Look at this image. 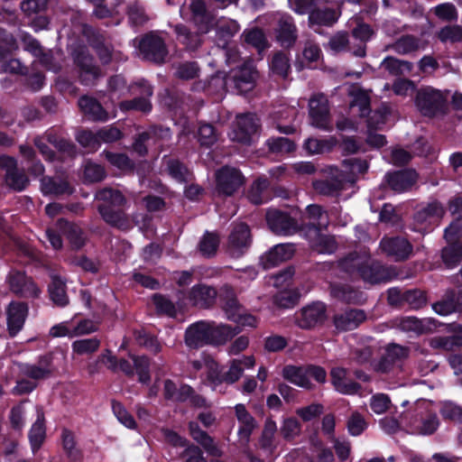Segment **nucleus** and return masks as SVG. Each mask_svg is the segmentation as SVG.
Segmentation results:
<instances>
[{"mask_svg":"<svg viewBox=\"0 0 462 462\" xmlns=\"http://www.w3.org/2000/svg\"><path fill=\"white\" fill-rule=\"evenodd\" d=\"M41 190L45 195H64L71 194L73 188L70 186L67 180H56L51 177H42L41 180Z\"/></svg>","mask_w":462,"mask_h":462,"instance_id":"obj_36","label":"nucleus"},{"mask_svg":"<svg viewBox=\"0 0 462 462\" xmlns=\"http://www.w3.org/2000/svg\"><path fill=\"white\" fill-rule=\"evenodd\" d=\"M282 374L291 383L308 390L313 388L310 378L319 383H324L327 381L326 370L321 366L313 365L306 366L285 365Z\"/></svg>","mask_w":462,"mask_h":462,"instance_id":"obj_3","label":"nucleus"},{"mask_svg":"<svg viewBox=\"0 0 462 462\" xmlns=\"http://www.w3.org/2000/svg\"><path fill=\"white\" fill-rule=\"evenodd\" d=\"M99 347L100 340L97 337L79 339L72 343L73 353L79 356L94 354Z\"/></svg>","mask_w":462,"mask_h":462,"instance_id":"obj_55","label":"nucleus"},{"mask_svg":"<svg viewBox=\"0 0 462 462\" xmlns=\"http://www.w3.org/2000/svg\"><path fill=\"white\" fill-rule=\"evenodd\" d=\"M242 37L244 38L245 42L252 45L258 51H262L267 47L265 35L263 32L259 28L245 30L243 32Z\"/></svg>","mask_w":462,"mask_h":462,"instance_id":"obj_58","label":"nucleus"},{"mask_svg":"<svg viewBox=\"0 0 462 462\" xmlns=\"http://www.w3.org/2000/svg\"><path fill=\"white\" fill-rule=\"evenodd\" d=\"M22 42L23 43V48L25 51H30L31 53H32L34 56L36 57H41L42 56V60L41 61L45 64V66L50 69H58L57 68L55 67H52L49 64V55L48 54H45L43 52V50L42 48V46L40 45L39 42L37 40H35L34 38H32L31 35L29 34H23V37H22Z\"/></svg>","mask_w":462,"mask_h":462,"instance_id":"obj_52","label":"nucleus"},{"mask_svg":"<svg viewBox=\"0 0 462 462\" xmlns=\"http://www.w3.org/2000/svg\"><path fill=\"white\" fill-rule=\"evenodd\" d=\"M460 299H462V291L458 293L457 299L455 292L450 291L447 294L446 299L434 303L432 308L439 315H448L457 310Z\"/></svg>","mask_w":462,"mask_h":462,"instance_id":"obj_48","label":"nucleus"},{"mask_svg":"<svg viewBox=\"0 0 462 462\" xmlns=\"http://www.w3.org/2000/svg\"><path fill=\"white\" fill-rule=\"evenodd\" d=\"M327 319V309L324 303L313 302L295 313V323L302 329H312Z\"/></svg>","mask_w":462,"mask_h":462,"instance_id":"obj_5","label":"nucleus"},{"mask_svg":"<svg viewBox=\"0 0 462 462\" xmlns=\"http://www.w3.org/2000/svg\"><path fill=\"white\" fill-rule=\"evenodd\" d=\"M97 199L102 200L106 205L114 207H123L126 203V199L123 193L112 188L100 189L97 193Z\"/></svg>","mask_w":462,"mask_h":462,"instance_id":"obj_53","label":"nucleus"},{"mask_svg":"<svg viewBox=\"0 0 462 462\" xmlns=\"http://www.w3.org/2000/svg\"><path fill=\"white\" fill-rule=\"evenodd\" d=\"M259 119L254 114H244L236 116L232 139L242 143H249L252 136L259 129Z\"/></svg>","mask_w":462,"mask_h":462,"instance_id":"obj_12","label":"nucleus"},{"mask_svg":"<svg viewBox=\"0 0 462 462\" xmlns=\"http://www.w3.org/2000/svg\"><path fill=\"white\" fill-rule=\"evenodd\" d=\"M235 412L240 423L238 429L239 440L243 443H247L251 434L257 426L256 421L244 404H236L235 406Z\"/></svg>","mask_w":462,"mask_h":462,"instance_id":"obj_27","label":"nucleus"},{"mask_svg":"<svg viewBox=\"0 0 462 462\" xmlns=\"http://www.w3.org/2000/svg\"><path fill=\"white\" fill-rule=\"evenodd\" d=\"M44 413L42 408H37V420L33 423L29 439L33 450L38 449L45 439Z\"/></svg>","mask_w":462,"mask_h":462,"instance_id":"obj_44","label":"nucleus"},{"mask_svg":"<svg viewBox=\"0 0 462 462\" xmlns=\"http://www.w3.org/2000/svg\"><path fill=\"white\" fill-rule=\"evenodd\" d=\"M337 143L334 137L328 139L309 138L305 143L304 148L310 154H319L330 151Z\"/></svg>","mask_w":462,"mask_h":462,"instance_id":"obj_51","label":"nucleus"},{"mask_svg":"<svg viewBox=\"0 0 462 462\" xmlns=\"http://www.w3.org/2000/svg\"><path fill=\"white\" fill-rule=\"evenodd\" d=\"M388 185L397 192L410 189L417 181V173L412 170L398 171L386 176Z\"/></svg>","mask_w":462,"mask_h":462,"instance_id":"obj_28","label":"nucleus"},{"mask_svg":"<svg viewBox=\"0 0 462 462\" xmlns=\"http://www.w3.org/2000/svg\"><path fill=\"white\" fill-rule=\"evenodd\" d=\"M429 345L434 349L456 351L462 347V326H458L451 336H438L429 340Z\"/></svg>","mask_w":462,"mask_h":462,"instance_id":"obj_32","label":"nucleus"},{"mask_svg":"<svg viewBox=\"0 0 462 462\" xmlns=\"http://www.w3.org/2000/svg\"><path fill=\"white\" fill-rule=\"evenodd\" d=\"M346 428L352 436H359L367 428V422L360 412L355 411L346 420Z\"/></svg>","mask_w":462,"mask_h":462,"instance_id":"obj_61","label":"nucleus"},{"mask_svg":"<svg viewBox=\"0 0 462 462\" xmlns=\"http://www.w3.org/2000/svg\"><path fill=\"white\" fill-rule=\"evenodd\" d=\"M239 333V327L208 321V345L223 346Z\"/></svg>","mask_w":462,"mask_h":462,"instance_id":"obj_17","label":"nucleus"},{"mask_svg":"<svg viewBox=\"0 0 462 462\" xmlns=\"http://www.w3.org/2000/svg\"><path fill=\"white\" fill-rule=\"evenodd\" d=\"M217 291L207 284L194 285L188 292L187 300L190 305L199 309H208L214 305Z\"/></svg>","mask_w":462,"mask_h":462,"instance_id":"obj_15","label":"nucleus"},{"mask_svg":"<svg viewBox=\"0 0 462 462\" xmlns=\"http://www.w3.org/2000/svg\"><path fill=\"white\" fill-rule=\"evenodd\" d=\"M8 283L10 290L15 294L33 298H38L41 294V290L33 281L21 272H11L8 275Z\"/></svg>","mask_w":462,"mask_h":462,"instance_id":"obj_14","label":"nucleus"},{"mask_svg":"<svg viewBox=\"0 0 462 462\" xmlns=\"http://www.w3.org/2000/svg\"><path fill=\"white\" fill-rule=\"evenodd\" d=\"M448 98V92L427 86L417 90L414 103L422 116L434 117L445 113Z\"/></svg>","mask_w":462,"mask_h":462,"instance_id":"obj_2","label":"nucleus"},{"mask_svg":"<svg viewBox=\"0 0 462 462\" xmlns=\"http://www.w3.org/2000/svg\"><path fill=\"white\" fill-rule=\"evenodd\" d=\"M79 106L83 114L93 121H106L108 113L94 98L83 97L79 100Z\"/></svg>","mask_w":462,"mask_h":462,"instance_id":"obj_34","label":"nucleus"},{"mask_svg":"<svg viewBox=\"0 0 462 462\" xmlns=\"http://www.w3.org/2000/svg\"><path fill=\"white\" fill-rule=\"evenodd\" d=\"M366 319V314L362 310L350 309L334 317L336 328L342 331L356 328Z\"/></svg>","mask_w":462,"mask_h":462,"instance_id":"obj_25","label":"nucleus"},{"mask_svg":"<svg viewBox=\"0 0 462 462\" xmlns=\"http://www.w3.org/2000/svg\"><path fill=\"white\" fill-rule=\"evenodd\" d=\"M0 170L5 171V183L13 189L21 191L29 184V179L23 170L18 169L14 158L6 155L0 156Z\"/></svg>","mask_w":462,"mask_h":462,"instance_id":"obj_9","label":"nucleus"},{"mask_svg":"<svg viewBox=\"0 0 462 462\" xmlns=\"http://www.w3.org/2000/svg\"><path fill=\"white\" fill-rule=\"evenodd\" d=\"M305 218L309 219V223L313 226V228L319 230L326 228L329 224L328 213L319 205L309 206L306 208Z\"/></svg>","mask_w":462,"mask_h":462,"instance_id":"obj_46","label":"nucleus"},{"mask_svg":"<svg viewBox=\"0 0 462 462\" xmlns=\"http://www.w3.org/2000/svg\"><path fill=\"white\" fill-rule=\"evenodd\" d=\"M308 237L310 247L319 254H332L337 247L334 236L322 234L317 228L310 229Z\"/></svg>","mask_w":462,"mask_h":462,"instance_id":"obj_29","label":"nucleus"},{"mask_svg":"<svg viewBox=\"0 0 462 462\" xmlns=\"http://www.w3.org/2000/svg\"><path fill=\"white\" fill-rule=\"evenodd\" d=\"M438 39L442 42L456 43L462 41V27L459 25H447L437 33Z\"/></svg>","mask_w":462,"mask_h":462,"instance_id":"obj_60","label":"nucleus"},{"mask_svg":"<svg viewBox=\"0 0 462 462\" xmlns=\"http://www.w3.org/2000/svg\"><path fill=\"white\" fill-rule=\"evenodd\" d=\"M54 372L52 356L44 355L39 358L37 363L25 365L23 367V374L33 380H43L50 377Z\"/></svg>","mask_w":462,"mask_h":462,"instance_id":"obj_24","label":"nucleus"},{"mask_svg":"<svg viewBox=\"0 0 462 462\" xmlns=\"http://www.w3.org/2000/svg\"><path fill=\"white\" fill-rule=\"evenodd\" d=\"M98 211L103 219L111 226L123 227L126 225V216L122 210H114L109 205L102 204L98 207Z\"/></svg>","mask_w":462,"mask_h":462,"instance_id":"obj_50","label":"nucleus"},{"mask_svg":"<svg viewBox=\"0 0 462 462\" xmlns=\"http://www.w3.org/2000/svg\"><path fill=\"white\" fill-rule=\"evenodd\" d=\"M219 297L227 319L232 321L238 319L237 317H239L241 311H244V307L236 300L234 289L227 285L223 286Z\"/></svg>","mask_w":462,"mask_h":462,"instance_id":"obj_30","label":"nucleus"},{"mask_svg":"<svg viewBox=\"0 0 462 462\" xmlns=\"http://www.w3.org/2000/svg\"><path fill=\"white\" fill-rule=\"evenodd\" d=\"M311 125L324 130H330L328 100L323 94L313 95L309 102Z\"/></svg>","mask_w":462,"mask_h":462,"instance_id":"obj_7","label":"nucleus"},{"mask_svg":"<svg viewBox=\"0 0 462 462\" xmlns=\"http://www.w3.org/2000/svg\"><path fill=\"white\" fill-rule=\"evenodd\" d=\"M405 305L412 310H420L427 305V295L424 291L412 289L404 291Z\"/></svg>","mask_w":462,"mask_h":462,"instance_id":"obj_57","label":"nucleus"},{"mask_svg":"<svg viewBox=\"0 0 462 462\" xmlns=\"http://www.w3.org/2000/svg\"><path fill=\"white\" fill-rule=\"evenodd\" d=\"M426 42L412 35H404L396 40L393 43L386 47L387 50H393L401 55L410 54L419 50L424 49Z\"/></svg>","mask_w":462,"mask_h":462,"instance_id":"obj_33","label":"nucleus"},{"mask_svg":"<svg viewBox=\"0 0 462 462\" xmlns=\"http://www.w3.org/2000/svg\"><path fill=\"white\" fill-rule=\"evenodd\" d=\"M49 293L51 300L55 305L64 307L69 303L65 282L59 275L51 276V282L49 285Z\"/></svg>","mask_w":462,"mask_h":462,"instance_id":"obj_43","label":"nucleus"},{"mask_svg":"<svg viewBox=\"0 0 462 462\" xmlns=\"http://www.w3.org/2000/svg\"><path fill=\"white\" fill-rule=\"evenodd\" d=\"M251 232L245 223H239L233 226L227 239V253L235 258L242 256L251 245Z\"/></svg>","mask_w":462,"mask_h":462,"instance_id":"obj_6","label":"nucleus"},{"mask_svg":"<svg viewBox=\"0 0 462 462\" xmlns=\"http://www.w3.org/2000/svg\"><path fill=\"white\" fill-rule=\"evenodd\" d=\"M268 187V180L265 178H259L252 184L248 190V199L255 205L263 203Z\"/></svg>","mask_w":462,"mask_h":462,"instance_id":"obj_54","label":"nucleus"},{"mask_svg":"<svg viewBox=\"0 0 462 462\" xmlns=\"http://www.w3.org/2000/svg\"><path fill=\"white\" fill-rule=\"evenodd\" d=\"M184 340L187 346L193 349L208 345V321H198L188 327Z\"/></svg>","mask_w":462,"mask_h":462,"instance_id":"obj_22","label":"nucleus"},{"mask_svg":"<svg viewBox=\"0 0 462 462\" xmlns=\"http://www.w3.org/2000/svg\"><path fill=\"white\" fill-rule=\"evenodd\" d=\"M276 432V422L273 419L267 418L260 438V445L263 448L272 449L273 448Z\"/></svg>","mask_w":462,"mask_h":462,"instance_id":"obj_59","label":"nucleus"},{"mask_svg":"<svg viewBox=\"0 0 462 462\" xmlns=\"http://www.w3.org/2000/svg\"><path fill=\"white\" fill-rule=\"evenodd\" d=\"M266 220L270 229L276 235L291 236L300 229L299 224L294 218L279 210L268 211Z\"/></svg>","mask_w":462,"mask_h":462,"instance_id":"obj_13","label":"nucleus"},{"mask_svg":"<svg viewBox=\"0 0 462 462\" xmlns=\"http://www.w3.org/2000/svg\"><path fill=\"white\" fill-rule=\"evenodd\" d=\"M448 245L441 251V259L448 268L457 266L462 261V243L447 242Z\"/></svg>","mask_w":462,"mask_h":462,"instance_id":"obj_45","label":"nucleus"},{"mask_svg":"<svg viewBox=\"0 0 462 462\" xmlns=\"http://www.w3.org/2000/svg\"><path fill=\"white\" fill-rule=\"evenodd\" d=\"M169 130H163L162 128H152L147 132H143L138 135L134 143V150L140 155L143 156L147 153V145L151 142L156 143L159 137L168 135Z\"/></svg>","mask_w":462,"mask_h":462,"instance_id":"obj_39","label":"nucleus"},{"mask_svg":"<svg viewBox=\"0 0 462 462\" xmlns=\"http://www.w3.org/2000/svg\"><path fill=\"white\" fill-rule=\"evenodd\" d=\"M294 254L295 245L293 244H279L262 257V263L265 269H269L291 259Z\"/></svg>","mask_w":462,"mask_h":462,"instance_id":"obj_19","label":"nucleus"},{"mask_svg":"<svg viewBox=\"0 0 462 462\" xmlns=\"http://www.w3.org/2000/svg\"><path fill=\"white\" fill-rule=\"evenodd\" d=\"M28 310L29 308L25 302L12 301L7 306V328L12 337H14L23 328Z\"/></svg>","mask_w":462,"mask_h":462,"instance_id":"obj_16","label":"nucleus"},{"mask_svg":"<svg viewBox=\"0 0 462 462\" xmlns=\"http://www.w3.org/2000/svg\"><path fill=\"white\" fill-rule=\"evenodd\" d=\"M188 11L182 5L180 9V16L184 20L190 21L199 32L206 34L214 28L215 15L208 10L204 0H190Z\"/></svg>","mask_w":462,"mask_h":462,"instance_id":"obj_4","label":"nucleus"},{"mask_svg":"<svg viewBox=\"0 0 462 462\" xmlns=\"http://www.w3.org/2000/svg\"><path fill=\"white\" fill-rule=\"evenodd\" d=\"M340 14L341 12L339 10L330 7L322 8L316 5L309 15V26L314 27L317 25L330 27L337 22Z\"/></svg>","mask_w":462,"mask_h":462,"instance_id":"obj_26","label":"nucleus"},{"mask_svg":"<svg viewBox=\"0 0 462 462\" xmlns=\"http://www.w3.org/2000/svg\"><path fill=\"white\" fill-rule=\"evenodd\" d=\"M214 27H216L217 33L223 38L232 37L240 30V25L236 20L224 16L217 21L215 20Z\"/></svg>","mask_w":462,"mask_h":462,"instance_id":"obj_56","label":"nucleus"},{"mask_svg":"<svg viewBox=\"0 0 462 462\" xmlns=\"http://www.w3.org/2000/svg\"><path fill=\"white\" fill-rule=\"evenodd\" d=\"M381 67L393 76L410 73L413 69V64L408 60H399L397 58L388 56L381 64Z\"/></svg>","mask_w":462,"mask_h":462,"instance_id":"obj_47","label":"nucleus"},{"mask_svg":"<svg viewBox=\"0 0 462 462\" xmlns=\"http://www.w3.org/2000/svg\"><path fill=\"white\" fill-rule=\"evenodd\" d=\"M443 215V207L439 202H432L419 210L414 216V220L420 225H434Z\"/></svg>","mask_w":462,"mask_h":462,"instance_id":"obj_35","label":"nucleus"},{"mask_svg":"<svg viewBox=\"0 0 462 462\" xmlns=\"http://www.w3.org/2000/svg\"><path fill=\"white\" fill-rule=\"evenodd\" d=\"M217 191L218 194L232 196L245 182L242 173L232 167H223L217 172Z\"/></svg>","mask_w":462,"mask_h":462,"instance_id":"obj_8","label":"nucleus"},{"mask_svg":"<svg viewBox=\"0 0 462 462\" xmlns=\"http://www.w3.org/2000/svg\"><path fill=\"white\" fill-rule=\"evenodd\" d=\"M301 427L295 418H287L283 420L280 432L284 439L292 440L300 435Z\"/></svg>","mask_w":462,"mask_h":462,"instance_id":"obj_63","label":"nucleus"},{"mask_svg":"<svg viewBox=\"0 0 462 462\" xmlns=\"http://www.w3.org/2000/svg\"><path fill=\"white\" fill-rule=\"evenodd\" d=\"M191 393V387L187 384H181L179 388L170 379L164 381L163 396L166 400L172 402H184L189 399Z\"/></svg>","mask_w":462,"mask_h":462,"instance_id":"obj_42","label":"nucleus"},{"mask_svg":"<svg viewBox=\"0 0 462 462\" xmlns=\"http://www.w3.org/2000/svg\"><path fill=\"white\" fill-rule=\"evenodd\" d=\"M173 29L178 40L188 49L196 50L201 45V36L204 33L199 32L197 29L196 32H191L189 27L182 23L176 24Z\"/></svg>","mask_w":462,"mask_h":462,"instance_id":"obj_38","label":"nucleus"},{"mask_svg":"<svg viewBox=\"0 0 462 462\" xmlns=\"http://www.w3.org/2000/svg\"><path fill=\"white\" fill-rule=\"evenodd\" d=\"M275 35L277 41L283 47H291L295 43L298 34L291 16L284 14L278 19Z\"/></svg>","mask_w":462,"mask_h":462,"instance_id":"obj_21","label":"nucleus"},{"mask_svg":"<svg viewBox=\"0 0 462 462\" xmlns=\"http://www.w3.org/2000/svg\"><path fill=\"white\" fill-rule=\"evenodd\" d=\"M139 50L145 59L157 63L163 62L168 55L164 41L154 33H149L142 38Z\"/></svg>","mask_w":462,"mask_h":462,"instance_id":"obj_11","label":"nucleus"},{"mask_svg":"<svg viewBox=\"0 0 462 462\" xmlns=\"http://www.w3.org/2000/svg\"><path fill=\"white\" fill-rule=\"evenodd\" d=\"M58 226L74 248L79 249L85 245L86 236L78 225L69 223L64 219H60Z\"/></svg>","mask_w":462,"mask_h":462,"instance_id":"obj_37","label":"nucleus"},{"mask_svg":"<svg viewBox=\"0 0 462 462\" xmlns=\"http://www.w3.org/2000/svg\"><path fill=\"white\" fill-rule=\"evenodd\" d=\"M440 414L446 420L452 422L462 420V408L453 402H444L440 408Z\"/></svg>","mask_w":462,"mask_h":462,"instance_id":"obj_64","label":"nucleus"},{"mask_svg":"<svg viewBox=\"0 0 462 462\" xmlns=\"http://www.w3.org/2000/svg\"><path fill=\"white\" fill-rule=\"evenodd\" d=\"M189 428L191 437L199 443L209 455L214 457H220L222 455L221 450L217 447L213 439L205 431L201 430L197 423L190 422Z\"/></svg>","mask_w":462,"mask_h":462,"instance_id":"obj_40","label":"nucleus"},{"mask_svg":"<svg viewBox=\"0 0 462 462\" xmlns=\"http://www.w3.org/2000/svg\"><path fill=\"white\" fill-rule=\"evenodd\" d=\"M380 248L383 254L395 261L407 260L413 252L412 245L402 236L383 237L380 242Z\"/></svg>","mask_w":462,"mask_h":462,"instance_id":"obj_10","label":"nucleus"},{"mask_svg":"<svg viewBox=\"0 0 462 462\" xmlns=\"http://www.w3.org/2000/svg\"><path fill=\"white\" fill-rule=\"evenodd\" d=\"M74 62L80 69V78L87 84L100 76L99 68L94 63L93 57L85 49L74 53Z\"/></svg>","mask_w":462,"mask_h":462,"instance_id":"obj_18","label":"nucleus"},{"mask_svg":"<svg viewBox=\"0 0 462 462\" xmlns=\"http://www.w3.org/2000/svg\"><path fill=\"white\" fill-rule=\"evenodd\" d=\"M63 448L67 455L73 460H79L81 458V452L76 448V440L74 434L64 429L61 434Z\"/></svg>","mask_w":462,"mask_h":462,"instance_id":"obj_62","label":"nucleus"},{"mask_svg":"<svg viewBox=\"0 0 462 462\" xmlns=\"http://www.w3.org/2000/svg\"><path fill=\"white\" fill-rule=\"evenodd\" d=\"M340 266L350 276L361 278L371 284L387 282L397 276L393 267L383 266L373 261L365 251L349 254L340 262Z\"/></svg>","mask_w":462,"mask_h":462,"instance_id":"obj_1","label":"nucleus"},{"mask_svg":"<svg viewBox=\"0 0 462 462\" xmlns=\"http://www.w3.org/2000/svg\"><path fill=\"white\" fill-rule=\"evenodd\" d=\"M331 383L342 394L353 395L358 393L361 385L347 377V370L334 367L330 371Z\"/></svg>","mask_w":462,"mask_h":462,"instance_id":"obj_23","label":"nucleus"},{"mask_svg":"<svg viewBox=\"0 0 462 462\" xmlns=\"http://www.w3.org/2000/svg\"><path fill=\"white\" fill-rule=\"evenodd\" d=\"M396 326L402 331L413 332L416 335H422L435 330L437 323L433 319L404 317L396 320Z\"/></svg>","mask_w":462,"mask_h":462,"instance_id":"obj_20","label":"nucleus"},{"mask_svg":"<svg viewBox=\"0 0 462 462\" xmlns=\"http://www.w3.org/2000/svg\"><path fill=\"white\" fill-rule=\"evenodd\" d=\"M257 78L254 62L250 60L244 62L238 71L234 76L235 84L241 92H245L254 87V82Z\"/></svg>","mask_w":462,"mask_h":462,"instance_id":"obj_31","label":"nucleus"},{"mask_svg":"<svg viewBox=\"0 0 462 462\" xmlns=\"http://www.w3.org/2000/svg\"><path fill=\"white\" fill-rule=\"evenodd\" d=\"M220 238L217 233L206 232L198 245V249L203 256L211 257L216 254Z\"/></svg>","mask_w":462,"mask_h":462,"instance_id":"obj_49","label":"nucleus"},{"mask_svg":"<svg viewBox=\"0 0 462 462\" xmlns=\"http://www.w3.org/2000/svg\"><path fill=\"white\" fill-rule=\"evenodd\" d=\"M330 293L334 298L347 303H360L364 300L361 291L346 284H331Z\"/></svg>","mask_w":462,"mask_h":462,"instance_id":"obj_41","label":"nucleus"}]
</instances>
